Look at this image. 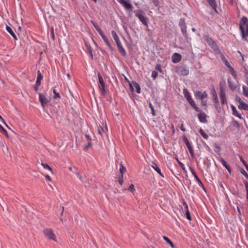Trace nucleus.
Returning a JSON list of instances; mask_svg holds the SVG:
<instances>
[{
  "mask_svg": "<svg viewBox=\"0 0 248 248\" xmlns=\"http://www.w3.org/2000/svg\"><path fill=\"white\" fill-rule=\"evenodd\" d=\"M210 5L215 10H217V4L215 0H206Z\"/></svg>",
  "mask_w": 248,
  "mask_h": 248,
  "instance_id": "obj_22",
  "label": "nucleus"
},
{
  "mask_svg": "<svg viewBox=\"0 0 248 248\" xmlns=\"http://www.w3.org/2000/svg\"><path fill=\"white\" fill-rule=\"evenodd\" d=\"M236 100L239 103V104H241V103L244 102V101L242 100V99L240 97H238V96L236 97Z\"/></svg>",
  "mask_w": 248,
  "mask_h": 248,
  "instance_id": "obj_48",
  "label": "nucleus"
},
{
  "mask_svg": "<svg viewBox=\"0 0 248 248\" xmlns=\"http://www.w3.org/2000/svg\"><path fill=\"white\" fill-rule=\"evenodd\" d=\"M0 121L2 122L3 124H5V122L4 119L2 118V117L0 115Z\"/></svg>",
  "mask_w": 248,
  "mask_h": 248,
  "instance_id": "obj_62",
  "label": "nucleus"
},
{
  "mask_svg": "<svg viewBox=\"0 0 248 248\" xmlns=\"http://www.w3.org/2000/svg\"><path fill=\"white\" fill-rule=\"evenodd\" d=\"M102 39H103V40L104 41V42L106 43V44H107V45L110 48H112V47L111 46V45L109 43L107 37L105 35L104 36H103L102 37Z\"/></svg>",
  "mask_w": 248,
  "mask_h": 248,
  "instance_id": "obj_34",
  "label": "nucleus"
},
{
  "mask_svg": "<svg viewBox=\"0 0 248 248\" xmlns=\"http://www.w3.org/2000/svg\"><path fill=\"white\" fill-rule=\"evenodd\" d=\"M42 165L43 166L44 168L48 170H49L51 171L52 173H53V170L52 169L49 167V166L46 163H42Z\"/></svg>",
  "mask_w": 248,
  "mask_h": 248,
  "instance_id": "obj_37",
  "label": "nucleus"
},
{
  "mask_svg": "<svg viewBox=\"0 0 248 248\" xmlns=\"http://www.w3.org/2000/svg\"><path fill=\"white\" fill-rule=\"evenodd\" d=\"M39 100L43 108L45 107L49 102L46 96L41 93L39 94Z\"/></svg>",
  "mask_w": 248,
  "mask_h": 248,
  "instance_id": "obj_6",
  "label": "nucleus"
},
{
  "mask_svg": "<svg viewBox=\"0 0 248 248\" xmlns=\"http://www.w3.org/2000/svg\"><path fill=\"white\" fill-rule=\"evenodd\" d=\"M219 95L221 99V103L224 104L227 103V99L226 97V92L223 87L220 88Z\"/></svg>",
  "mask_w": 248,
  "mask_h": 248,
  "instance_id": "obj_7",
  "label": "nucleus"
},
{
  "mask_svg": "<svg viewBox=\"0 0 248 248\" xmlns=\"http://www.w3.org/2000/svg\"><path fill=\"white\" fill-rule=\"evenodd\" d=\"M149 108H151V110L152 114L154 116H155L156 115V113H155V110L154 109V108L153 105L152 104V103L151 102H149Z\"/></svg>",
  "mask_w": 248,
  "mask_h": 248,
  "instance_id": "obj_36",
  "label": "nucleus"
},
{
  "mask_svg": "<svg viewBox=\"0 0 248 248\" xmlns=\"http://www.w3.org/2000/svg\"><path fill=\"white\" fill-rule=\"evenodd\" d=\"M181 55L178 53H174L171 57V60L173 63H178L181 60Z\"/></svg>",
  "mask_w": 248,
  "mask_h": 248,
  "instance_id": "obj_12",
  "label": "nucleus"
},
{
  "mask_svg": "<svg viewBox=\"0 0 248 248\" xmlns=\"http://www.w3.org/2000/svg\"><path fill=\"white\" fill-rule=\"evenodd\" d=\"M226 169L228 171V172H229V173H230V174H231V168H230V166H228V168H226Z\"/></svg>",
  "mask_w": 248,
  "mask_h": 248,
  "instance_id": "obj_63",
  "label": "nucleus"
},
{
  "mask_svg": "<svg viewBox=\"0 0 248 248\" xmlns=\"http://www.w3.org/2000/svg\"><path fill=\"white\" fill-rule=\"evenodd\" d=\"M45 178L47 181H50L51 180L50 177L47 174L45 175Z\"/></svg>",
  "mask_w": 248,
  "mask_h": 248,
  "instance_id": "obj_55",
  "label": "nucleus"
},
{
  "mask_svg": "<svg viewBox=\"0 0 248 248\" xmlns=\"http://www.w3.org/2000/svg\"><path fill=\"white\" fill-rule=\"evenodd\" d=\"M231 108L232 110V113L233 115L237 117L239 119H243V117L241 114H240L237 110L236 108L233 105H231Z\"/></svg>",
  "mask_w": 248,
  "mask_h": 248,
  "instance_id": "obj_17",
  "label": "nucleus"
},
{
  "mask_svg": "<svg viewBox=\"0 0 248 248\" xmlns=\"http://www.w3.org/2000/svg\"><path fill=\"white\" fill-rule=\"evenodd\" d=\"M74 172L76 173V175L79 178V179L81 180H82V176L80 175V174L79 172H77V171H74Z\"/></svg>",
  "mask_w": 248,
  "mask_h": 248,
  "instance_id": "obj_51",
  "label": "nucleus"
},
{
  "mask_svg": "<svg viewBox=\"0 0 248 248\" xmlns=\"http://www.w3.org/2000/svg\"><path fill=\"white\" fill-rule=\"evenodd\" d=\"M183 93L185 97L188 102L189 101L192 99V98L191 96L190 93L186 89H184L183 90Z\"/></svg>",
  "mask_w": 248,
  "mask_h": 248,
  "instance_id": "obj_18",
  "label": "nucleus"
},
{
  "mask_svg": "<svg viewBox=\"0 0 248 248\" xmlns=\"http://www.w3.org/2000/svg\"><path fill=\"white\" fill-rule=\"evenodd\" d=\"M128 190L130 191L131 192H133L135 190L134 185L131 184L128 187Z\"/></svg>",
  "mask_w": 248,
  "mask_h": 248,
  "instance_id": "obj_47",
  "label": "nucleus"
},
{
  "mask_svg": "<svg viewBox=\"0 0 248 248\" xmlns=\"http://www.w3.org/2000/svg\"><path fill=\"white\" fill-rule=\"evenodd\" d=\"M45 235L49 239L56 241V236L53 231L49 228L45 229L44 231Z\"/></svg>",
  "mask_w": 248,
  "mask_h": 248,
  "instance_id": "obj_4",
  "label": "nucleus"
},
{
  "mask_svg": "<svg viewBox=\"0 0 248 248\" xmlns=\"http://www.w3.org/2000/svg\"><path fill=\"white\" fill-rule=\"evenodd\" d=\"M199 132L203 138L206 140L208 139V136L204 132V130L202 128H200Z\"/></svg>",
  "mask_w": 248,
  "mask_h": 248,
  "instance_id": "obj_29",
  "label": "nucleus"
},
{
  "mask_svg": "<svg viewBox=\"0 0 248 248\" xmlns=\"http://www.w3.org/2000/svg\"><path fill=\"white\" fill-rule=\"evenodd\" d=\"M97 32H98V33L100 35V36L102 37L103 36H105V34L104 33V32H103V31L101 30V29H100V30H99L98 31H97Z\"/></svg>",
  "mask_w": 248,
  "mask_h": 248,
  "instance_id": "obj_50",
  "label": "nucleus"
},
{
  "mask_svg": "<svg viewBox=\"0 0 248 248\" xmlns=\"http://www.w3.org/2000/svg\"><path fill=\"white\" fill-rule=\"evenodd\" d=\"M92 23H93V26H94V27L95 28V29L97 31L100 29L99 26L97 25L96 23H95L93 22H92Z\"/></svg>",
  "mask_w": 248,
  "mask_h": 248,
  "instance_id": "obj_49",
  "label": "nucleus"
},
{
  "mask_svg": "<svg viewBox=\"0 0 248 248\" xmlns=\"http://www.w3.org/2000/svg\"><path fill=\"white\" fill-rule=\"evenodd\" d=\"M18 31H20V33L18 34V36H19V37L20 38H23V36L25 35V31H24V30L21 27H19L18 28Z\"/></svg>",
  "mask_w": 248,
  "mask_h": 248,
  "instance_id": "obj_30",
  "label": "nucleus"
},
{
  "mask_svg": "<svg viewBox=\"0 0 248 248\" xmlns=\"http://www.w3.org/2000/svg\"><path fill=\"white\" fill-rule=\"evenodd\" d=\"M188 149L191 157L193 158L194 157V152L192 147H188Z\"/></svg>",
  "mask_w": 248,
  "mask_h": 248,
  "instance_id": "obj_44",
  "label": "nucleus"
},
{
  "mask_svg": "<svg viewBox=\"0 0 248 248\" xmlns=\"http://www.w3.org/2000/svg\"><path fill=\"white\" fill-rule=\"evenodd\" d=\"M136 16H137L142 23L146 26H148V23L146 17L141 12L136 13Z\"/></svg>",
  "mask_w": 248,
  "mask_h": 248,
  "instance_id": "obj_8",
  "label": "nucleus"
},
{
  "mask_svg": "<svg viewBox=\"0 0 248 248\" xmlns=\"http://www.w3.org/2000/svg\"><path fill=\"white\" fill-rule=\"evenodd\" d=\"M185 143L187 148H188V147H191V145L187 139H186Z\"/></svg>",
  "mask_w": 248,
  "mask_h": 248,
  "instance_id": "obj_52",
  "label": "nucleus"
},
{
  "mask_svg": "<svg viewBox=\"0 0 248 248\" xmlns=\"http://www.w3.org/2000/svg\"><path fill=\"white\" fill-rule=\"evenodd\" d=\"M242 163L244 165V166H245L246 168L247 169V170H248V164H247L246 162L243 160H242Z\"/></svg>",
  "mask_w": 248,
  "mask_h": 248,
  "instance_id": "obj_53",
  "label": "nucleus"
},
{
  "mask_svg": "<svg viewBox=\"0 0 248 248\" xmlns=\"http://www.w3.org/2000/svg\"><path fill=\"white\" fill-rule=\"evenodd\" d=\"M152 167L161 176L163 177V175L161 173V170L157 166V165L155 163H153Z\"/></svg>",
  "mask_w": 248,
  "mask_h": 248,
  "instance_id": "obj_20",
  "label": "nucleus"
},
{
  "mask_svg": "<svg viewBox=\"0 0 248 248\" xmlns=\"http://www.w3.org/2000/svg\"><path fill=\"white\" fill-rule=\"evenodd\" d=\"M85 138H86V140L89 141H91V137H90V136L88 134H86L85 135Z\"/></svg>",
  "mask_w": 248,
  "mask_h": 248,
  "instance_id": "obj_54",
  "label": "nucleus"
},
{
  "mask_svg": "<svg viewBox=\"0 0 248 248\" xmlns=\"http://www.w3.org/2000/svg\"><path fill=\"white\" fill-rule=\"evenodd\" d=\"M92 145V143L91 141H89L87 143V144L85 146L84 149L85 150H87L90 147H91Z\"/></svg>",
  "mask_w": 248,
  "mask_h": 248,
  "instance_id": "obj_46",
  "label": "nucleus"
},
{
  "mask_svg": "<svg viewBox=\"0 0 248 248\" xmlns=\"http://www.w3.org/2000/svg\"><path fill=\"white\" fill-rule=\"evenodd\" d=\"M228 82L230 88L232 91H234L236 88V86L234 84L232 83L230 78H228Z\"/></svg>",
  "mask_w": 248,
  "mask_h": 248,
  "instance_id": "obj_25",
  "label": "nucleus"
},
{
  "mask_svg": "<svg viewBox=\"0 0 248 248\" xmlns=\"http://www.w3.org/2000/svg\"><path fill=\"white\" fill-rule=\"evenodd\" d=\"M0 130H1L2 132H3L4 134L8 137V134L6 130L2 127V126L0 124Z\"/></svg>",
  "mask_w": 248,
  "mask_h": 248,
  "instance_id": "obj_45",
  "label": "nucleus"
},
{
  "mask_svg": "<svg viewBox=\"0 0 248 248\" xmlns=\"http://www.w3.org/2000/svg\"><path fill=\"white\" fill-rule=\"evenodd\" d=\"M181 31L182 32L183 34L186 36V28L185 25L182 26L181 27Z\"/></svg>",
  "mask_w": 248,
  "mask_h": 248,
  "instance_id": "obj_38",
  "label": "nucleus"
},
{
  "mask_svg": "<svg viewBox=\"0 0 248 248\" xmlns=\"http://www.w3.org/2000/svg\"><path fill=\"white\" fill-rule=\"evenodd\" d=\"M180 129L182 131H186V129L185 128H184V124H182L181 125V127H180Z\"/></svg>",
  "mask_w": 248,
  "mask_h": 248,
  "instance_id": "obj_59",
  "label": "nucleus"
},
{
  "mask_svg": "<svg viewBox=\"0 0 248 248\" xmlns=\"http://www.w3.org/2000/svg\"><path fill=\"white\" fill-rule=\"evenodd\" d=\"M87 48L88 52L89 53L90 55L91 56L92 58L93 59V55L92 49V48H91V46L87 45Z\"/></svg>",
  "mask_w": 248,
  "mask_h": 248,
  "instance_id": "obj_41",
  "label": "nucleus"
},
{
  "mask_svg": "<svg viewBox=\"0 0 248 248\" xmlns=\"http://www.w3.org/2000/svg\"><path fill=\"white\" fill-rule=\"evenodd\" d=\"M53 92L54 93L55 95L54 96V98L55 99H56L57 98H60V94L57 92V91L55 89L53 88Z\"/></svg>",
  "mask_w": 248,
  "mask_h": 248,
  "instance_id": "obj_40",
  "label": "nucleus"
},
{
  "mask_svg": "<svg viewBox=\"0 0 248 248\" xmlns=\"http://www.w3.org/2000/svg\"><path fill=\"white\" fill-rule=\"evenodd\" d=\"M195 95L196 98L202 100L204 98H206L207 96V93L205 92L201 93V92L197 91L196 92Z\"/></svg>",
  "mask_w": 248,
  "mask_h": 248,
  "instance_id": "obj_13",
  "label": "nucleus"
},
{
  "mask_svg": "<svg viewBox=\"0 0 248 248\" xmlns=\"http://www.w3.org/2000/svg\"><path fill=\"white\" fill-rule=\"evenodd\" d=\"M176 160L178 161L179 164L180 165V166L181 167L183 170H184V171H186V169L184 164L182 162L180 161L177 158H176Z\"/></svg>",
  "mask_w": 248,
  "mask_h": 248,
  "instance_id": "obj_39",
  "label": "nucleus"
},
{
  "mask_svg": "<svg viewBox=\"0 0 248 248\" xmlns=\"http://www.w3.org/2000/svg\"><path fill=\"white\" fill-rule=\"evenodd\" d=\"M188 103L191 106V107L195 109L196 111H200V109L197 106L196 103H195L193 99L189 101Z\"/></svg>",
  "mask_w": 248,
  "mask_h": 248,
  "instance_id": "obj_21",
  "label": "nucleus"
},
{
  "mask_svg": "<svg viewBox=\"0 0 248 248\" xmlns=\"http://www.w3.org/2000/svg\"><path fill=\"white\" fill-rule=\"evenodd\" d=\"M201 101H202V103H201L202 105L203 106H205L206 105L207 101H204V100H202Z\"/></svg>",
  "mask_w": 248,
  "mask_h": 248,
  "instance_id": "obj_56",
  "label": "nucleus"
},
{
  "mask_svg": "<svg viewBox=\"0 0 248 248\" xmlns=\"http://www.w3.org/2000/svg\"><path fill=\"white\" fill-rule=\"evenodd\" d=\"M243 72L245 74V77L248 76V70L246 68L245 69Z\"/></svg>",
  "mask_w": 248,
  "mask_h": 248,
  "instance_id": "obj_58",
  "label": "nucleus"
},
{
  "mask_svg": "<svg viewBox=\"0 0 248 248\" xmlns=\"http://www.w3.org/2000/svg\"><path fill=\"white\" fill-rule=\"evenodd\" d=\"M247 193H248V183L245 185Z\"/></svg>",
  "mask_w": 248,
  "mask_h": 248,
  "instance_id": "obj_64",
  "label": "nucleus"
},
{
  "mask_svg": "<svg viewBox=\"0 0 248 248\" xmlns=\"http://www.w3.org/2000/svg\"><path fill=\"white\" fill-rule=\"evenodd\" d=\"M189 169H190V170L191 171V173L192 174V175L194 177L195 179H196V181L197 182L198 184L200 186H203V185H202L201 181L200 180V179H199V178L198 177V176L196 174V172L195 171L194 169L193 168H191V167H190Z\"/></svg>",
  "mask_w": 248,
  "mask_h": 248,
  "instance_id": "obj_16",
  "label": "nucleus"
},
{
  "mask_svg": "<svg viewBox=\"0 0 248 248\" xmlns=\"http://www.w3.org/2000/svg\"><path fill=\"white\" fill-rule=\"evenodd\" d=\"M238 107L240 109L248 110V104H247L244 102L241 103V104H239Z\"/></svg>",
  "mask_w": 248,
  "mask_h": 248,
  "instance_id": "obj_23",
  "label": "nucleus"
},
{
  "mask_svg": "<svg viewBox=\"0 0 248 248\" xmlns=\"http://www.w3.org/2000/svg\"><path fill=\"white\" fill-rule=\"evenodd\" d=\"M164 240L166 241V242L169 244L172 248L174 247V245L172 243V242L169 239L168 237L167 236H164L163 237Z\"/></svg>",
  "mask_w": 248,
  "mask_h": 248,
  "instance_id": "obj_32",
  "label": "nucleus"
},
{
  "mask_svg": "<svg viewBox=\"0 0 248 248\" xmlns=\"http://www.w3.org/2000/svg\"><path fill=\"white\" fill-rule=\"evenodd\" d=\"M241 173L245 176V177L248 179V174L247 173V172L243 169H241L240 170Z\"/></svg>",
  "mask_w": 248,
  "mask_h": 248,
  "instance_id": "obj_43",
  "label": "nucleus"
},
{
  "mask_svg": "<svg viewBox=\"0 0 248 248\" xmlns=\"http://www.w3.org/2000/svg\"><path fill=\"white\" fill-rule=\"evenodd\" d=\"M43 79V76L40 73V72H38V76L37 77V80L36 81V84L34 86V90L37 92L38 90L39 87L40 85L41 81Z\"/></svg>",
  "mask_w": 248,
  "mask_h": 248,
  "instance_id": "obj_10",
  "label": "nucleus"
},
{
  "mask_svg": "<svg viewBox=\"0 0 248 248\" xmlns=\"http://www.w3.org/2000/svg\"><path fill=\"white\" fill-rule=\"evenodd\" d=\"M213 101L215 103H218V98H217V93H216L215 91H214L213 93Z\"/></svg>",
  "mask_w": 248,
  "mask_h": 248,
  "instance_id": "obj_35",
  "label": "nucleus"
},
{
  "mask_svg": "<svg viewBox=\"0 0 248 248\" xmlns=\"http://www.w3.org/2000/svg\"><path fill=\"white\" fill-rule=\"evenodd\" d=\"M242 91L243 94L248 98V88L246 85L242 86Z\"/></svg>",
  "mask_w": 248,
  "mask_h": 248,
  "instance_id": "obj_26",
  "label": "nucleus"
},
{
  "mask_svg": "<svg viewBox=\"0 0 248 248\" xmlns=\"http://www.w3.org/2000/svg\"><path fill=\"white\" fill-rule=\"evenodd\" d=\"M205 40L208 45H209L215 52L217 53L219 52L218 46L217 45L216 43L211 37L206 36L205 38Z\"/></svg>",
  "mask_w": 248,
  "mask_h": 248,
  "instance_id": "obj_3",
  "label": "nucleus"
},
{
  "mask_svg": "<svg viewBox=\"0 0 248 248\" xmlns=\"http://www.w3.org/2000/svg\"><path fill=\"white\" fill-rule=\"evenodd\" d=\"M104 132V129H103V128H101V129H99V130H98V133H99V134H100V135H101V134H102V132Z\"/></svg>",
  "mask_w": 248,
  "mask_h": 248,
  "instance_id": "obj_60",
  "label": "nucleus"
},
{
  "mask_svg": "<svg viewBox=\"0 0 248 248\" xmlns=\"http://www.w3.org/2000/svg\"><path fill=\"white\" fill-rule=\"evenodd\" d=\"M125 170V168L123 165L122 163H121L119 170L121 173V177L123 178L124 173Z\"/></svg>",
  "mask_w": 248,
  "mask_h": 248,
  "instance_id": "obj_31",
  "label": "nucleus"
},
{
  "mask_svg": "<svg viewBox=\"0 0 248 248\" xmlns=\"http://www.w3.org/2000/svg\"><path fill=\"white\" fill-rule=\"evenodd\" d=\"M119 184L121 185H122L123 183H124V180H123V178L121 177L119 180Z\"/></svg>",
  "mask_w": 248,
  "mask_h": 248,
  "instance_id": "obj_57",
  "label": "nucleus"
},
{
  "mask_svg": "<svg viewBox=\"0 0 248 248\" xmlns=\"http://www.w3.org/2000/svg\"><path fill=\"white\" fill-rule=\"evenodd\" d=\"M160 65L159 64H157L155 66V69L157 70H160Z\"/></svg>",
  "mask_w": 248,
  "mask_h": 248,
  "instance_id": "obj_61",
  "label": "nucleus"
},
{
  "mask_svg": "<svg viewBox=\"0 0 248 248\" xmlns=\"http://www.w3.org/2000/svg\"><path fill=\"white\" fill-rule=\"evenodd\" d=\"M184 204L186 206V218L189 220H191V216H190V213L188 211V206L187 205V204L185 202Z\"/></svg>",
  "mask_w": 248,
  "mask_h": 248,
  "instance_id": "obj_27",
  "label": "nucleus"
},
{
  "mask_svg": "<svg viewBox=\"0 0 248 248\" xmlns=\"http://www.w3.org/2000/svg\"><path fill=\"white\" fill-rule=\"evenodd\" d=\"M218 160L225 168H228L229 165L223 158H220Z\"/></svg>",
  "mask_w": 248,
  "mask_h": 248,
  "instance_id": "obj_33",
  "label": "nucleus"
},
{
  "mask_svg": "<svg viewBox=\"0 0 248 248\" xmlns=\"http://www.w3.org/2000/svg\"><path fill=\"white\" fill-rule=\"evenodd\" d=\"M198 112H199V114H198V118L200 122L202 123H206L207 122L206 119L207 115L201 109L200 111Z\"/></svg>",
  "mask_w": 248,
  "mask_h": 248,
  "instance_id": "obj_9",
  "label": "nucleus"
},
{
  "mask_svg": "<svg viewBox=\"0 0 248 248\" xmlns=\"http://www.w3.org/2000/svg\"><path fill=\"white\" fill-rule=\"evenodd\" d=\"M157 76H158V73H157L156 71H153L152 72V75H151V76H152V78L154 79H155V78H157Z\"/></svg>",
  "mask_w": 248,
  "mask_h": 248,
  "instance_id": "obj_42",
  "label": "nucleus"
},
{
  "mask_svg": "<svg viewBox=\"0 0 248 248\" xmlns=\"http://www.w3.org/2000/svg\"><path fill=\"white\" fill-rule=\"evenodd\" d=\"M178 72L181 75L187 76L189 74V70L185 66H181L179 67Z\"/></svg>",
  "mask_w": 248,
  "mask_h": 248,
  "instance_id": "obj_11",
  "label": "nucleus"
},
{
  "mask_svg": "<svg viewBox=\"0 0 248 248\" xmlns=\"http://www.w3.org/2000/svg\"><path fill=\"white\" fill-rule=\"evenodd\" d=\"M116 43L117 46V47H118V48L119 49V50L120 52V53L123 56H125L126 55V51H125L124 48L123 46V45H122L121 41H119V42H117Z\"/></svg>",
  "mask_w": 248,
  "mask_h": 248,
  "instance_id": "obj_15",
  "label": "nucleus"
},
{
  "mask_svg": "<svg viewBox=\"0 0 248 248\" xmlns=\"http://www.w3.org/2000/svg\"><path fill=\"white\" fill-rule=\"evenodd\" d=\"M111 34L116 43L120 41L119 37L115 31H111Z\"/></svg>",
  "mask_w": 248,
  "mask_h": 248,
  "instance_id": "obj_24",
  "label": "nucleus"
},
{
  "mask_svg": "<svg viewBox=\"0 0 248 248\" xmlns=\"http://www.w3.org/2000/svg\"><path fill=\"white\" fill-rule=\"evenodd\" d=\"M121 3L125 8L127 9H130L132 8V5L129 2H127L125 0H121V2H119Z\"/></svg>",
  "mask_w": 248,
  "mask_h": 248,
  "instance_id": "obj_19",
  "label": "nucleus"
},
{
  "mask_svg": "<svg viewBox=\"0 0 248 248\" xmlns=\"http://www.w3.org/2000/svg\"><path fill=\"white\" fill-rule=\"evenodd\" d=\"M6 31L15 38L16 39V34L14 33L12 29L9 26H6Z\"/></svg>",
  "mask_w": 248,
  "mask_h": 248,
  "instance_id": "obj_28",
  "label": "nucleus"
},
{
  "mask_svg": "<svg viewBox=\"0 0 248 248\" xmlns=\"http://www.w3.org/2000/svg\"><path fill=\"white\" fill-rule=\"evenodd\" d=\"M98 82V86L101 94L105 96L106 95L105 83L100 73L97 74Z\"/></svg>",
  "mask_w": 248,
  "mask_h": 248,
  "instance_id": "obj_2",
  "label": "nucleus"
},
{
  "mask_svg": "<svg viewBox=\"0 0 248 248\" xmlns=\"http://www.w3.org/2000/svg\"><path fill=\"white\" fill-rule=\"evenodd\" d=\"M222 60L225 65L229 68V70L232 74V76L234 77V78H236L237 74L233 67L230 65L229 62L225 58H222Z\"/></svg>",
  "mask_w": 248,
  "mask_h": 248,
  "instance_id": "obj_5",
  "label": "nucleus"
},
{
  "mask_svg": "<svg viewBox=\"0 0 248 248\" xmlns=\"http://www.w3.org/2000/svg\"><path fill=\"white\" fill-rule=\"evenodd\" d=\"M239 29L242 39L248 42V19L243 16L239 22Z\"/></svg>",
  "mask_w": 248,
  "mask_h": 248,
  "instance_id": "obj_1",
  "label": "nucleus"
},
{
  "mask_svg": "<svg viewBox=\"0 0 248 248\" xmlns=\"http://www.w3.org/2000/svg\"><path fill=\"white\" fill-rule=\"evenodd\" d=\"M133 85L134 87L136 88V92L137 93H140V85L136 82H132V83L129 84V86L132 91L134 90V88L133 87Z\"/></svg>",
  "mask_w": 248,
  "mask_h": 248,
  "instance_id": "obj_14",
  "label": "nucleus"
}]
</instances>
